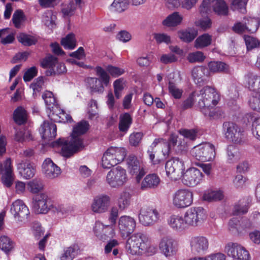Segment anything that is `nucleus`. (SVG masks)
I'll return each mask as SVG.
<instances>
[{
  "mask_svg": "<svg viewBox=\"0 0 260 260\" xmlns=\"http://www.w3.org/2000/svg\"><path fill=\"white\" fill-rule=\"evenodd\" d=\"M125 248L127 252L132 255H151L155 252L150 239L142 232H137L129 236L126 240Z\"/></svg>",
  "mask_w": 260,
  "mask_h": 260,
  "instance_id": "obj_1",
  "label": "nucleus"
},
{
  "mask_svg": "<svg viewBox=\"0 0 260 260\" xmlns=\"http://www.w3.org/2000/svg\"><path fill=\"white\" fill-rule=\"evenodd\" d=\"M199 98L198 107L200 110L209 107H215L220 100V95L212 86H206L197 94Z\"/></svg>",
  "mask_w": 260,
  "mask_h": 260,
  "instance_id": "obj_2",
  "label": "nucleus"
},
{
  "mask_svg": "<svg viewBox=\"0 0 260 260\" xmlns=\"http://www.w3.org/2000/svg\"><path fill=\"white\" fill-rule=\"evenodd\" d=\"M126 155V150L123 147H110L104 152L102 165L104 169H110L122 162Z\"/></svg>",
  "mask_w": 260,
  "mask_h": 260,
  "instance_id": "obj_3",
  "label": "nucleus"
},
{
  "mask_svg": "<svg viewBox=\"0 0 260 260\" xmlns=\"http://www.w3.org/2000/svg\"><path fill=\"white\" fill-rule=\"evenodd\" d=\"M95 71L100 80L97 78L88 77L86 80V86L91 93H102L104 90L103 84L106 86L108 85L110 76L107 72L100 66L96 67Z\"/></svg>",
  "mask_w": 260,
  "mask_h": 260,
  "instance_id": "obj_4",
  "label": "nucleus"
},
{
  "mask_svg": "<svg viewBox=\"0 0 260 260\" xmlns=\"http://www.w3.org/2000/svg\"><path fill=\"white\" fill-rule=\"evenodd\" d=\"M52 147H61L60 153L62 156L69 157L80 149L84 148L83 142L78 139H74L72 138L70 142L64 138H59L51 143Z\"/></svg>",
  "mask_w": 260,
  "mask_h": 260,
  "instance_id": "obj_5",
  "label": "nucleus"
},
{
  "mask_svg": "<svg viewBox=\"0 0 260 260\" xmlns=\"http://www.w3.org/2000/svg\"><path fill=\"white\" fill-rule=\"evenodd\" d=\"M127 180L126 171L120 166L112 168L108 172L106 181L112 188H118L123 185Z\"/></svg>",
  "mask_w": 260,
  "mask_h": 260,
  "instance_id": "obj_6",
  "label": "nucleus"
},
{
  "mask_svg": "<svg viewBox=\"0 0 260 260\" xmlns=\"http://www.w3.org/2000/svg\"><path fill=\"white\" fill-rule=\"evenodd\" d=\"M191 154L197 159L201 161H209L215 157V149L213 144L206 143L196 146L191 150Z\"/></svg>",
  "mask_w": 260,
  "mask_h": 260,
  "instance_id": "obj_7",
  "label": "nucleus"
},
{
  "mask_svg": "<svg viewBox=\"0 0 260 260\" xmlns=\"http://www.w3.org/2000/svg\"><path fill=\"white\" fill-rule=\"evenodd\" d=\"M184 217L187 228L197 226L206 218V211L201 207H191L186 211Z\"/></svg>",
  "mask_w": 260,
  "mask_h": 260,
  "instance_id": "obj_8",
  "label": "nucleus"
},
{
  "mask_svg": "<svg viewBox=\"0 0 260 260\" xmlns=\"http://www.w3.org/2000/svg\"><path fill=\"white\" fill-rule=\"evenodd\" d=\"M223 131L225 138L235 144H241L243 141L244 131L236 123L225 121L222 124Z\"/></svg>",
  "mask_w": 260,
  "mask_h": 260,
  "instance_id": "obj_9",
  "label": "nucleus"
},
{
  "mask_svg": "<svg viewBox=\"0 0 260 260\" xmlns=\"http://www.w3.org/2000/svg\"><path fill=\"white\" fill-rule=\"evenodd\" d=\"M193 197L192 191L188 189H178L173 195V205L178 209L188 207L193 203Z\"/></svg>",
  "mask_w": 260,
  "mask_h": 260,
  "instance_id": "obj_10",
  "label": "nucleus"
},
{
  "mask_svg": "<svg viewBox=\"0 0 260 260\" xmlns=\"http://www.w3.org/2000/svg\"><path fill=\"white\" fill-rule=\"evenodd\" d=\"M165 169L167 176L177 180L182 177L185 170L184 161L178 157L172 158L166 162Z\"/></svg>",
  "mask_w": 260,
  "mask_h": 260,
  "instance_id": "obj_11",
  "label": "nucleus"
},
{
  "mask_svg": "<svg viewBox=\"0 0 260 260\" xmlns=\"http://www.w3.org/2000/svg\"><path fill=\"white\" fill-rule=\"evenodd\" d=\"M182 183L188 187H194L202 183L204 175L198 169L191 168L183 172L182 176Z\"/></svg>",
  "mask_w": 260,
  "mask_h": 260,
  "instance_id": "obj_12",
  "label": "nucleus"
},
{
  "mask_svg": "<svg viewBox=\"0 0 260 260\" xmlns=\"http://www.w3.org/2000/svg\"><path fill=\"white\" fill-rule=\"evenodd\" d=\"M225 252L229 256L237 260H249L250 258L248 251L237 243H228L225 246Z\"/></svg>",
  "mask_w": 260,
  "mask_h": 260,
  "instance_id": "obj_13",
  "label": "nucleus"
},
{
  "mask_svg": "<svg viewBox=\"0 0 260 260\" xmlns=\"http://www.w3.org/2000/svg\"><path fill=\"white\" fill-rule=\"evenodd\" d=\"M52 207V200L46 193H40L34 198V208L37 214H46Z\"/></svg>",
  "mask_w": 260,
  "mask_h": 260,
  "instance_id": "obj_14",
  "label": "nucleus"
},
{
  "mask_svg": "<svg viewBox=\"0 0 260 260\" xmlns=\"http://www.w3.org/2000/svg\"><path fill=\"white\" fill-rule=\"evenodd\" d=\"M159 213L155 208L144 207L141 209L139 215L140 223L145 226L154 224L159 218Z\"/></svg>",
  "mask_w": 260,
  "mask_h": 260,
  "instance_id": "obj_15",
  "label": "nucleus"
},
{
  "mask_svg": "<svg viewBox=\"0 0 260 260\" xmlns=\"http://www.w3.org/2000/svg\"><path fill=\"white\" fill-rule=\"evenodd\" d=\"M10 211L15 218L20 221H23L27 219L29 215L28 207L24 202L20 199L16 200L12 203Z\"/></svg>",
  "mask_w": 260,
  "mask_h": 260,
  "instance_id": "obj_16",
  "label": "nucleus"
},
{
  "mask_svg": "<svg viewBox=\"0 0 260 260\" xmlns=\"http://www.w3.org/2000/svg\"><path fill=\"white\" fill-rule=\"evenodd\" d=\"M127 165L130 174L136 175L137 182H140L143 177L146 174L145 170L140 166L137 157L134 155H130L126 159Z\"/></svg>",
  "mask_w": 260,
  "mask_h": 260,
  "instance_id": "obj_17",
  "label": "nucleus"
},
{
  "mask_svg": "<svg viewBox=\"0 0 260 260\" xmlns=\"http://www.w3.org/2000/svg\"><path fill=\"white\" fill-rule=\"evenodd\" d=\"M136 226L134 218L128 216H122L118 220V228L122 237L129 236L134 231Z\"/></svg>",
  "mask_w": 260,
  "mask_h": 260,
  "instance_id": "obj_18",
  "label": "nucleus"
},
{
  "mask_svg": "<svg viewBox=\"0 0 260 260\" xmlns=\"http://www.w3.org/2000/svg\"><path fill=\"white\" fill-rule=\"evenodd\" d=\"M159 248L166 257L171 256L175 255L177 251V243L173 238L166 236L161 239Z\"/></svg>",
  "mask_w": 260,
  "mask_h": 260,
  "instance_id": "obj_19",
  "label": "nucleus"
},
{
  "mask_svg": "<svg viewBox=\"0 0 260 260\" xmlns=\"http://www.w3.org/2000/svg\"><path fill=\"white\" fill-rule=\"evenodd\" d=\"M191 250L198 254H204L209 248V241L203 236L194 237L190 241Z\"/></svg>",
  "mask_w": 260,
  "mask_h": 260,
  "instance_id": "obj_20",
  "label": "nucleus"
},
{
  "mask_svg": "<svg viewBox=\"0 0 260 260\" xmlns=\"http://www.w3.org/2000/svg\"><path fill=\"white\" fill-rule=\"evenodd\" d=\"M58 58L50 54H47L45 57L40 60V67L44 69H49L45 72L47 76H52L55 75V67L57 64Z\"/></svg>",
  "mask_w": 260,
  "mask_h": 260,
  "instance_id": "obj_21",
  "label": "nucleus"
},
{
  "mask_svg": "<svg viewBox=\"0 0 260 260\" xmlns=\"http://www.w3.org/2000/svg\"><path fill=\"white\" fill-rule=\"evenodd\" d=\"M56 124L45 121L41 126L40 133L42 139L47 142L55 138L56 136Z\"/></svg>",
  "mask_w": 260,
  "mask_h": 260,
  "instance_id": "obj_22",
  "label": "nucleus"
},
{
  "mask_svg": "<svg viewBox=\"0 0 260 260\" xmlns=\"http://www.w3.org/2000/svg\"><path fill=\"white\" fill-rule=\"evenodd\" d=\"M110 198L107 195L95 197L91 205L92 210L95 213H103L106 211L110 204Z\"/></svg>",
  "mask_w": 260,
  "mask_h": 260,
  "instance_id": "obj_23",
  "label": "nucleus"
},
{
  "mask_svg": "<svg viewBox=\"0 0 260 260\" xmlns=\"http://www.w3.org/2000/svg\"><path fill=\"white\" fill-rule=\"evenodd\" d=\"M42 169L46 176L49 178L57 177L61 173L60 168L49 158L45 159L43 162Z\"/></svg>",
  "mask_w": 260,
  "mask_h": 260,
  "instance_id": "obj_24",
  "label": "nucleus"
},
{
  "mask_svg": "<svg viewBox=\"0 0 260 260\" xmlns=\"http://www.w3.org/2000/svg\"><path fill=\"white\" fill-rule=\"evenodd\" d=\"M160 181L159 176L155 174H149L146 176L141 184V189L147 190L156 188Z\"/></svg>",
  "mask_w": 260,
  "mask_h": 260,
  "instance_id": "obj_25",
  "label": "nucleus"
},
{
  "mask_svg": "<svg viewBox=\"0 0 260 260\" xmlns=\"http://www.w3.org/2000/svg\"><path fill=\"white\" fill-rule=\"evenodd\" d=\"M170 226L174 230L181 232L187 229L184 216L173 214L168 219Z\"/></svg>",
  "mask_w": 260,
  "mask_h": 260,
  "instance_id": "obj_26",
  "label": "nucleus"
},
{
  "mask_svg": "<svg viewBox=\"0 0 260 260\" xmlns=\"http://www.w3.org/2000/svg\"><path fill=\"white\" fill-rule=\"evenodd\" d=\"M181 143L178 140V136L177 134H171L168 143H165L161 146L164 158H166L169 155L172 148H174L177 145L178 146Z\"/></svg>",
  "mask_w": 260,
  "mask_h": 260,
  "instance_id": "obj_27",
  "label": "nucleus"
},
{
  "mask_svg": "<svg viewBox=\"0 0 260 260\" xmlns=\"http://www.w3.org/2000/svg\"><path fill=\"white\" fill-rule=\"evenodd\" d=\"M17 169L20 175L26 179L34 177L36 169L29 162L22 161L17 165Z\"/></svg>",
  "mask_w": 260,
  "mask_h": 260,
  "instance_id": "obj_28",
  "label": "nucleus"
},
{
  "mask_svg": "<svg viewBox=\"0 0 260 260\" xmlns=\"http://www.w3.org/2000/svg\"><path fill=\"white\" fill-rule=\"evenodd\" d=\"M207 69L204 66H198L194 67L191 71V75L194 82L202 85L207 83L206 80L204 78Z\"/></svg>",
  "mask_w": 260,
  "mask_h": 260,
  "instance_id": "obj_29",
  "label": "nucleus"
},
{
  "mask_svg": "<svg viewBox=\"0 0 260 260\" xmlns=\"http://www.w3.org/2000/svg\"><path fill=\"white\" fill-rule=\"evenodd\" d=\"M89 128V123L86 120H82L78 122L77 124L74 127L72 133L71 134L72 138L74 139H78L83 141L80 136L85 134Z\"/></svg>",
  "mask_w": 260,
  "mask_h": 260,
  "instance_id": "obj_30",
  "label": "nucleus"
},
{
  "mask_svg": "<svg viewBox=\"0 0 260 260\" xmlns=\"http://www.w3.org/2000/svg\"><path fill=\"white\" fill-rule=\"evenodd\" d=\"M250 200L248 198L240 199L235 204L233 210L234 215H240L246 213L249 208Z\"/></svg>",
  "mask_w": 260,
  "mask_h": 260,
  "instance_id": "obj_31",
  "label": "nucleus"
},
{
  "mask_svg": "<svg viewBox=\"0 0 260 260\" xmlns=\"http://www.w3.org/2000/svg\"><path fill=\"white\" fill-rule=\"evenodd\" d=\"M207 67L209 71L213 74L227 73L229 69V65L221 61H211L208 63Z\"/></svg>",
  "mask_w": 260,
  "mask_h": 260,
  "instance_id": "obj_32",
  "label": "nucleus"
},
{
  "mask_svg": "<svg viewBox=\"0 0 260 260\" xmlns=\"http://www.w3.org/2000/svg\"><path fill=\"white\" fill-rule=\"evenodd\" d=\"M212 8L214 12L219 16H227L229 8L224 0H213Z\"/></svg>",
  "mask_w": 260,
  "mask_h": 260,
  "instance_id": "obj_33",
  "label": "nucleus"
},
{
  "mask_svg": "<svg viewBox=\"0 0 260 260\" xmlns=\"http://www.w3.org/2000/svg\"><path fill=\"white\" fill-rule=\"evenodd\" d=\"M133 123V118L129 113L125 112L119 116L118 128L121 132H126Z\"/></svg>",
  "mask_w": 260,
  "mask_h": 260,
  "instance_id": "obj_34",
  "label": "nucleus"
},
{
  "mask_svg": "<svg viewBox=\"0 0 260 260\" xmlns=\"http://www.w3.org/2000/svg\"><path fill=\"white\" fill-rule=\"evenodd\" d=\"M245 77L248 88L251 92L250 93L259 92L260 85L258 81V76L252 73H248Z\"/></svg>",
  "mask_w": 260,
  "mask_h": 260,
  "instance_id": "obj_35",
  "label": "nucleus"
},
{
  "mask_svg": "<svg viewBox=\"0 0 260 260\" xmlns=\"http://www.w3.org/2000/svg\"><path fill=\"white\" fill-rule=\"evenodd\" d=\"M183 18L177 12H173L169 15L166 18L163 20L162 24L163 25L168 27H174L179 25Z\"/></svg>",
  "mask_w": 260,
  "mask_h": 260,
  "instance_id": "obj_36",
  "label": "nucleus"
},
{
  "mask_svg": "<svg viewBox=\"0 0 260 260\" xmlns=\"http://www.w3.org/2000/svg\"><path fill=\"white\" fill-rule=\"evenodd\" d=\"M13 118L14 122L18 125L25 124L27 121L26 111L22 106L18 107L14 111Z\"/></svg>",
  "mask_w": 260,
  "mask_h": 260,
  "instance_id": "obj_37",
  "label": "nucleus"
},
{
  "mask_svg": "<svg viewBox=\"0 0 260 260\" xmlns=\"http://www.w3.org/2000/svg\"><path fill=\"white\" fill-rule=\"evenodd\" d=\"M17 39L19 42L25 46L35 45L38 41L36 37L24 32L20 33L17 36Z\"/></svg>",
  "mask_w": 260,
  "mask_h": 260,
  "instance_id": "obj_38",
  "label": "nucleus"
},
{
  "mask_svg": "<svg viewBox=\"0 0 260 260\" xmlns=\"http://www.w3.org/2000/svg\"><path fill=\"white\" fill-rule=\"evenodd\" d=\"M178 34V37L183 42L189 43L196 38L198 35V32L194 29L188 28V29L179 31Z\"/></svg>",
  "mask_w": 260,
  "mask_h": 260,
  "instance_id": "obj_39",
  "label": "nucleus"
},
{
  "mask_svg": "<svg viewBox=\"0 0 260 260\" xmlns=\"http://www.w3.org/2000/svg\"><path fill=\"white\" fill-rule=\"evenodd\" d=\"M211 43L212 36L208 34H204L196 39L194 46L197 49L203 48L211 45Z\"/></svg>",
  "mask_w": 260,
  "mask_h": 260,
  "instance_id": "obj_40",
  "label": "nucleus"
},
{
  "mask_svg": "<svg viewBox=\"0 0 260 260\" xmlns=\"http://www.w3.org/2000/svg\"><path fill=\"white\" fill-rule=\"evenodd\" d=\"M239 152L238 148L234 145H229L226 149V161L229 164L237 161Z\"/></svg>",
  "mask_w": 260,
  "mask_h": 260,
  "instance_id": "obj_41",
  "label": "nucleus"
},
{
  "mask_svg": "<svg viewBox=\"0 0 260 260\" xmlns=\"http://www.w3.org/2000/svg\"><path fill=\"white\" fill-rule=\"evenodd\" d=\"M79 250V246L77 244L67 247L60 256V260H73L77 255Z\"/></svg>",
  "mask_w": 260,
  "mask_h": 260,
  "instance_id": "obj_42",
  "label": "nucleus"
},
{
  "mask_svg": "<svg viewBox=\"0 0 260 260\" xmlns=\"http://www.w3.org/2000/svg\"><path fill=\"white\" fill-rule=\"evenodd\" d=\"M223 192L221 190H208L206 191L203 199L208 202L220 201L223 199Z\"/></svg>",
  "mask_w": 260,
  "mask_h": 260,
  "instance_id": "obj_43",
  "label": "nucleus"
},
{
  "mask_svg": "<svg viewBox=\"0 0 260 260\" xmlns=\"http://www.w3.org/2000/svg\"><path fill=\"white\" fill-rule=\"evenodd\" d=\"M248 104L252 110L260 112V91L250 93Z\"/></svg>",
  "mask_w": 260,
  "mask_h": 260,
  "instance_id": "obj_44",
  "label": "nucleus"
},
{
  "mask_svg": "<svg viewBox=\"0 0 260 260\" xmlns=\"http://www.w3.org/2000/svg\"><path fill=\"white\" fill-rule=\"evenodd\" d=\"M14 248V242L7 236L0 237V249L8 254Z\"/></svg>",
  "mask_w": 260,
  "mask_h": 260,
  "instance_id": "obj_45",
  "label": "nucleus"
},
{
  "mask_svg": "<svg viewBox=\"0 0 260 260\" xmlns=\"http://www.w3.org/2000/svg\"><path fill=\"white\" fill-rule=\"evenodd\" d=\"M61 44L65 49H74L76 46L75 35L73 33L67 35L65 38L62 39Z\"/></svg>",
  "mask_w": 260,
  "mask_h": 260,
  "instance_id": "obj_46",
  "label": "nucleus"
},
{
  "mask_svg": "<svg viewBox=\"0 0 260 260\" xmlns=\"http://www.w3.org/2000/svg\"><path fill=\"white\" fill-rule=\"evenodd\" d=\"M128 4L127 0H114L111 4V7L113 11L121 13L127 9Z\"/></svg>",
  "mask_w": 260,
  "mask_h": 260,
  "instance_id": "obj_47",
  "label": "nucleus"
},
{
  "mask_svg": "<svg viewBox=\"0 0 260 260\" xmlns=\"http://www.w3.org/2000/svg\"><path fill=\"white\" fill-rule=\"evenodd\" d=\"M28 189L32 193H37L43 188L42 181L40 179H33L27 184Z\"/></svg>",
  "mask_w": 260,
  "mask_h": 260,
  "instance_id": "obj_48",
  "label": "nucleus"
},
{
  "mask_svg": "<svg viewBox=\"0 0 260 260\" xmlns=\"http://www.w3.org/2000/svg\"><path fill=\"white\" fill-rule=\"evenodd\" d=\"M56 15L52 11H47L43 15V22L46 26L51 28L55 26Z\"/></svg>",
  "mask_w": 260,
  "mask_h": 260,
  "instance_id": "obj_49",
  "label": "nucleus"
},
{
  "mask_svg": "<svg viewBox=\"0 0 260 260\" xmlns=\"http://www.w3.org/2000/svg\"><path fill=\"white\" fill-rule=\"evenodd\" d=\"M9 28H6L0 29V38H1L0 42L3 45L11 44L15 40V36L13 34H10L6 37H3L8 32Z\"/></svg>",
  "mask_w": 260,
  "mask_h": 260,
  "instance_id": "obj_50",
  "label": "nucleus"
},
{
  "mask_svg": "<svg viewBox=\"0 0 260 260\" xmlns=\"http://www.w3.org/2000/svg\"><path fill=\"white\" fill-rule=\"evenodd\" d=\"M25 15L21 10H16L13 15L12 21L14 26L17 28H19L21 25V22L24 20Z\"/></svg>",
  "mask_w": 260,
  "mask_h": 260,
  "instance_id": "obj_51",
  "label": "nucleus"
},
{
  "mask_svg": "<svg viewBox=\"0 0 260 260\" xmlns=\"http://www.w3.org/2000/svg\"><path fill=\"white\" fill-rule=\"evenodd\" d=\"M206 57L204 53L199 51L194 52L190 53L187 57L188 61L190 63L194 62H203Z\"/></svg>",
  "mask_w": 260,
  "mask_h": 260,
  "instance_id": "obj_52",
  "label": "nucleus"
},
{
  "mask_svg": "<svg viewBox=\"0 0 260 260\" xmlns=\"http://www.w3.org/2000/svg\"><path fill=\"white\" fill-rule=\"evenodd\" d=\"M130 203V196L128 193L123 192L118 199V205L121 210L127 208Z\"/></svg>",
  "mask_w": 260,
  "mask_h": 260,
  "instance_id": "obj_53",
  "label": "nucleus"
},
{
  "mask_svg": "<svg viewBox=\"0 0 260 260\" xmlns=\"http://www.w3.org/2000/svg\"><path fill=\"white\" fill-rule=\"evenodd\" d=\"M158 142L159 139H155L147 151L149 159H150L152 164L154 165L158 164L160 161V159L159 158H156V159H155V153L156 152L155 148L156 147Z\"/></svg>",
  "mask_w": 260,
  "mask_h": 260,
  "instance_id": "obj_54",
  "label": "nucleus"
},
{
  "mask_svg": "<svg viewBox=\"0 0 260 260\" xmlns=\"http://www.w3.org/2000/svg\"><path fill=\"white\" fill-rule=\"evenodd\" d=\"M244 40L248 50L260 47V41L250 36H245Z\"/></svg>",
  "mask_w": 260,
  "mask_h": 260,
  "instance_id": "obj_55",
  "label": "nucleus"
},
{
  "mask_svg": "<svg viewBox=\"0 0 260 260\" xmlns=\"http://www.w3.org/2000/svg\"><path fill=\"white\" fill-rule=\"evenodd\" d=\"M200 111L205 116H208L210 119H215L221 115L220 111L214 107L206 108Z\"/></svg>",
  "mask_w": 260,
  "mask_h": 260,
  "instance_id": "obj_56",
  "label": "nucleus"
},
{
  "mask_svg": "<svg viewBox=\"0 0 260 260\" xmlns=\"http://www.w3.org/2000/svg\"><path fill=\"white\" fill-rule=\"evenodd\" d=\"M42 98L44 100L46 105L48 106V108L50 109L53 107L56 101L52 92L46 91L42 94Z\"/></svg>",
  "mask_w": 260,
  "mask_h": 260,
  "instance_id": "obj_57",
  "label": "nucleus"
},
{
  "mask_svg": "<svg viewBox=\"0 0 260 260\" xmlns=\"http://www.w3.org/2000/svg\"><path fill=\"white\" fill-rule=\"evenodd\" d=\"M246 2L245 0H233L232 3L231 9L233 11L237 10L242 13H245Z\"/></svg>",
  "mask_w": 260,
  "mask_h": 260,
  "instance_id": "obj_58",
  "label": "nucleus"
},
{
  "mask_svg": "<svg viewBox=\"0 0 260 260\" xmlns=\"http://www.w3.org/2000/svg\"><path fill=\"white\" fill-rule=\"evenodd\" d=\"M106 71L113 77H118L125 73V71L122 68L108 65L106 67Z\"/></svg>",
  "mask_w": 260,
  "mask_h": 260,
  "instance_id": "obj_59",
  "label": "nucleus"
},
{
  "mask_svg": "<svg viewBox=\"0 0 260 260\" xmlns=\"http://www.w3.org/2000/svg\"><path fill=\"white\" fill-rule=\"evenodd\" d=\"M169 92L175 99H180L183 93V90L176 87L175 84L172 82H169Z\"/></svg>",
  "mask_w": 260,
  "mask_h": 260,
  "instance_id": "obj_60",
  "label": "nucleus"
},
{
  "mask_svg": "<svg viewBox=\"0 0 260 260\" xmlns=\"http://www.w3.org/2000/svg\"><path fill=\"white\" fill-rule=\"evenodd\" d=\"M77 6L78 5L75 3L74 1H71L64 8L62 9L61 12L64 16H73Z\"/></svg>",
  "mask_w": 260,
  "mask_h": 260,
  "instance_id": "obj_61",
  "label": "nucleus"
},
{
  "mask_svg": "<svg viewBox=\"0 0 260 260\" xmlns=\"http://www.w3.org/2000/svg\"><path fill=\"white\" fill-rule=\"evenodd\" d=\"M1 177L4 185L7 187H11L13 182V170L8 169L6 171V174L3 175Z\"/></svg>",
  "mask_w": 260,
  "mask_h": 260,
  "instance_id": "obj_62",
  "label": "nucleus"
},
{
  "mask_svg": "<svg viewBox=\"0 0 260 260\" xmlns=\"http://www.w3.org/2000/svg\"><path fill=\"white\" fill-rule=\"evenodd\" d=\"M143 134L142 132H134L129 136V143L132 146H137L141 141Z\"/></svg>",
  "mask_w": 260,
  "mask_h": 260,
  "instance_id": "obj_63",
  "label": "nucleus"
},
{
  "mask_svg": "<svg viewBox=\"0 0 260 260\" xmlns=\"http://www.w3.org/2000/svg\"><path fill=\"white\" fill-rule=\"evenodd\" d=\"M38 74V70L35 66H33L28 69L24 74L23 79L24 82H29Z\"/></svg>",
  "mask_w": 260,
  "mask_h": 260,
  "instance_id": "obj_64",
  "label": "nucleus"
}]
</instances>
